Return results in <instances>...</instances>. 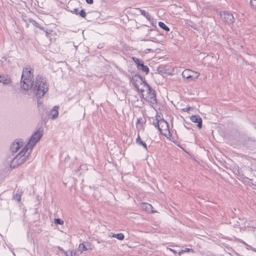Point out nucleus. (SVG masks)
<instances>
[{
	"mask_svg": "<svg viewBox=\"0 0 256 256\" xmlns=\"http://www.w3.org/2000/svg\"><path fill=\"white\" fill-rule=\"evenodd\" d=\"M49 84L46 78L42 75H38L36 76V82L34 88L35 95L37 98V106L40 107L42 104V98L48 92Z\"/></svg>",
	"mask_w": 256,
	"mask_h": 256,
	"instance_id": "nucleus-1",
	"label": "nucleus"
},
{
	"mask_svg": "<svg viewBox=\"0 0 256 256\" xmlns=\"http://www.w3.org/2000/svg\"><path fill=\"white\" fill-rule=\"evenodd\" d=\"M34 72V68L29 64L23 68L20 82L21 87L24 90H28L32 88Z\"/></svg>",
	"mask_w": 256,
	"mask_h": 256,
	"instance_id": "nucleus-2",
	"label": "nucleus"
},
{
	"mask_svg": "<svg viewBox=\"0 0 256 256\" xmlns=\"http://www.w3.org/2000/svg\"><path fill=\"white\" fill-rule=\"evenodd\" d=\"M144 86L146 88V96L144 99L152 104H156L158 101L156 97V90L147 83L146 81H144Z\"/></svg>",
	"mask_w": 256,
	"mask_h": 256,
	"instance_id": "nucleus-3",
	"label": "nucleus"
},
{
	"mask_svg": "<svg viewBox=\"0 0 256 256\" xmlns=\"http://www.w3.org/2000/svg\"><path fill=\"white\" fill-rule=\"evenodd\" d=\"M131 59L134 62L138 70L144 73L146 75L149 73V68L144 64V62L142 60L136 56H132Z\"/></svg>",
	"mask_w": 256,
	"mask_h": 256,
	"instance_id": "nucleus-4",
	"label": "nucleus"
},
{
	"mask_svg": "<svg viewBox=\"0 0 256 256\" xmlns=\"http://www.w3.org/2000/svg\"><path fill=\"white\" fill-rule=\"evenodd\" d=\"M44 134V130L42 126L40 127L30 136L29 140L30 146L33 148L40 140Z\"/></svg>",
	"mask_w": 256,
	"mask_h": 256,
	"instance_id": "nucleus-5",
	"label": "nucleus"
},
{
	"mask_svg": "<svg viewBox=\"0 0 256 256\" xmlns=\"http://www.w3.org/2000/svg\"><path fill=\"white\" fill-rule=\"evenodd\" d=\"M30 154V152H29L26 156H22L20 155L19 156H17V155L13 158L10 167L12 168H15L17 166L24 163L29 158Z\"/></svg>",
	"mask_w": 256,
	"mask_h": 256,
	"instance_id": "nucleus-6",
	"label": "nucleus"
},
{
	"mask_svg": "<svg viewBox=\"0 0 256 256\" xmlns=\"http://www.w3.org/2000/svg\"><path fill=\"white\" fill-rule=\"evenodd\" d=\"M130 82L132 84L136 90H138V82L144 85V81H146L145 78L140 75L138 73L134 74V72H132V77H130Z\"/></svg>",
	"mask_w": 256,
	"mask_h": 256,
	"instance_id": "nucleus-7",
	"label": "nucleus"
},
{
	"mask_svg": "<svg viewBox=\"0 0 256 256\" xmlns=\"http://www.w3.org/2000/svg\"><path fill=\"white\" fill-rule=\"evenodd\" d=\"M200 76L198 72L192 70L190 69H186L182 72V76L184 79L188 80V82L194 81L197 79Z\"/></svg>",
	"mask_w": 256,
	"mask_h": 256,
	"instance_id": "nucleus-8",
	"label": "nucleus"
},
{
	"mask_svg": "<svg viewBox=\"0 0 256 256\" xmlns=\"http://www.w3.org/2000/svg\"><path fill=\"white\" fill-rule=\"evenodd\" d=\"M220 15L222 20L228 24H232L235 22V18L233 14L230 12L220 11Z\"/></svg>",
	"mask_w": 256,
	"mask_h": 256,
	"instance_id": "nucleus-9",
	"label": "nucleus"
},
{
	"mask_svg": "<svg viewBox=\"0 0 256 256\" xmlns=\"http://www.w3.org/2000/svg\"><path fill=\"white\" fill-rule=\"evenodd\" d=\"M56 29L57 26L55 24L47 26L46 35L50 40H52V39H56V36H57Z\"/></svg>",
	"mask_w": 256,
	"mask_h": 256,
	"instance_id": "nucleus-10",
	"label": "nucleus"
},
{
	"mask_svg": "<svg viewBox=\"0 0 256 256\" xmlns=\"http://www.w3.org/2000/svg\"><path fill=\"white\" fill-rule=\"evenodd\" d=\"M146 123V119L145 118L140 117L137 118L136 126L138 133L140 130H144V126Z\"/></svg>",
	"mask_w": 256,
	"mask_h": 256,
	"instance_id": "nucleus-11",
	"label": "nucleus"
},
{
	"mask_svg": "<svg viewBox=\"0 0 256 256\" xmlns=\"http://www.w3.org/2000/svg\"><path fill=\"white\" fill-rule=\"evenodd\" d=\"M93 248L92 244L89 242H83L80 244L78 246V250L82 252L84 251L88 250H92Z\"/></svg>",
	"mask_w": 256,
	"mask_h": 256,
	"instance_id": "nucleus-12",
	"label": "nucleus"
},
{
	"mask_svg": "<svg viewBox=\"0 0 256 256\" xmlns=\"http://www.w3.org/2000/svg\"><path fill=\"white\" fill-rule=\"evenodd\" d=\"M190 120L194 123H198L197 126L198 129H201L202 126V120L198 114L192 115L190 117Z\"/></svg>",
	"mask_w": 256,
	"mask_h": 256,
	"instance_id": "nucleus-13",
	"label": "nucleus"
},
{
	"mask_svg": "<svg viewBox=\"0 0 256 256\" xmlns=\"http://www.w3.org/2000/svg\"><path fill=\"white\" fill-rule=\"evenodd\" d=\"M33 148L30 146V144H29V142H28L23 148L22 149L18 154L17 156H19L20 155V156H26L28 152L29 148H30V150H32ZM30 152H31V150Z\"/></svg>",
	"mask_w": 256,
	"mask_h": 256,
	"instance_id": "nucleus-14",
	"label": "nucleus"
},
{
	"mask_svg": "<svg viewBox=\"0 0 256 256\" xmlns=\"http://www.w3.org/2000/svg\"><path fill=\"white\" fill-rule=\"evenodd\" d=\"M70 12L72 13L78 15L82 18H86V10L84 9L79 10L78 8H75L72 10H70Z\"/></svg>",
	"mask_w": 256,
	"mask_h": 256,
	"instance_id": "nucleus-15",
	"label": "nucleus"
},
{
	"mask_svg": "<svg viewBox=\"0 0 256 256\" xmlns=\"http://www.w3.org/2000/svg\"><path fill=\"white\" fill-rule=\"evenodd\" d=\"M136 142L138 146H142L146 150H148L147 145L146 143L141 139L138 132V137L136 138Z\"/></svg>",
	"mask_w": 256,
	"mask_h": 256,
	"instance_id": "nucleus-16",
	"label": "nucleus"
},
{
	"mask_svg": "<svg viewBox=\"0 0 256 256\" xmlns=\"http://www.w3.org/2000/svg\"><path fill=\"white\" fill-rule=\"evenodd\" d=\"M1 82L4 84H8L12 82V79L10 76L8 75H2V77L0 78Z\"/></svg>",
	"mask_w": 256,
	"mask_h": 256,
	"instance_id": "nucleus-17",
	"label": "nucleus"
},
{
	"mask_svg": "<svg viewBox=\"0 0 256 256\" xmlns=\"http://www.w3.org/2000/svg\"><path fill=\"white\" fill-rule=\"evenodd\" d=\"M58 108L59 106H54L53 108L51 110L50 113L52 116V120L56 119L58 118Z\"/></svg>",
	"mask_w": 256,
	"mask_h": 256,
	"instance_id": "nucleus-18",
	"label": "nucleus"
},
{
	"mask_svg": "<svg viewBox=\"0 0 256 256\" xmlns=\"http://www.w3.org/2000/svg\"><path fill=\"white\" fill-rule=\"evenodd\" d=\"M242 182L248 186H251L252 185L254 187H252V189H256V184H253L252 182V180L250 179L247 177H244L242 178Z\"/></svg>",
	"mask_w": 256,
	"mask_h": 256,
	"instance_id": "nucleus-19",
	"label": "nucleus"
},
{
	"mask_svg": "<svg viewBox=\"0 0 256 256\" xmlns=\"http://www.w3.org/2000/svg\"><path fill=\"white\" fill-rule=\"evenodd\" d=\"M160 128H162V130H169V125L168 123L164 120V118H162L160 120Z\"/></svg>",
	"mask_w": 256,
	"mask_h": 256,
	"instance_id": "nucleus-20",
	"label": "nucleus"
},
{
	"mask_svg": "<svg viewBox=\"0 0 256 256\" xmlns=\"http://www.w3.org/2000/svg\"><path fill=\"white\" fill-rule=\"evenodd\" d=\"M38 110H39V114L41 116V119L43 120L44 122L46 120V118H43V117L44 116V115L47 114V110L46 108H44V107H40L38 108Z\"/></svg>",
	"mask_w": 256,
	"mask_h": 256,
	"instance_id": "nucleus-21",
	"label": "nucleus"
},
{
	"mask_svg": "<svg viewBox=\"0 0 256 256\" xmlns=\"http://www.w3.org/2000/svg\"><path fill=\"white\" fill-rule=\"evenodd\" d=\"M136 10H139L141 14L144 16L148 20H152V16L148 12L140 8H138Z\"/></svg>",
	"mask_w": 256,
	"mask_h": 256,
	"instance_id": "nucleus-22",
	"label": "nucleus"
},
{
	"mask_svg": "<svg viewBox=\"0 0 256 256\" xmlns=\"http://www.w3.org/2000/svg\"><path fill=\"white\" fill-rule=\"evenodd\" d=\"M142 209L146 210L148 212H153V210H152V206L150 204L146 202H144L142 204Z\"/></svg>",
	"mask_w": 256,
	"mask_h": 256,
	"instance_id": "nucleus-23",
	"label": "nucleus"
},
{
	"mask_svg": "<svg viewBox=\"0 0 256 256\" xmlns=\"http://www.w3.org/2000/svg\"><path fill=\"white\" fill-rule=\"evenodd\" d=\"M158 25L162 29L165 30L166 33H168V32L170 30L169 28L162 22H159Z\"/></svg>",
	"mask_w": 256,
	"mask_h": 256,
	"instance_id": "nucleus-24",
	"label": "nucleus"
},
{
	"mask_svg": "<svg viewBox=\"0 0 256 256\" xmlns=\"http://www.w3.org/2000/svg\"><path fill=\"white\" fill-rule=\"evenodd\" d=\"M70 157L68 154L64 160V162L66 164H67L69 168H74V164H71L70 162Z\"/></svg>",
	"mask_w": 256,
	"mask_h": 256,
	"instance_id": "nucleus-25",
	"label": "nucleus"
},
{
	"mask_svg": "<svg viewBox=\"0 0 256 256\" xmlns=\"http://www.w3.org/2000/svg\"><path fill=\"white\" fill-rule=\"evenodd\" d=\"M233 172L238 176L241 177L243 175L242 174V170L239 168L238 166H234L233 168Z\"/></svg>",
	"mask_w": 256,
	"mask_h": 256,
	"instance_id": "nucleus-26",
	"label": "nucleus"
},
{
	"mask_svg": "<svg viewBox=\"0 0 256 256\" xmlns=\"http://www.w3.org/2000/svg\"><path fill=\"white\" fill-rule=\"evenodd\" d=\"M186 24H187L188 26L191 27L194 30H198V27L197 24H194L192 21L190 20V22H186Z\"/></svg>",
	"mask_w": 256,
	"mask_h": 256,
	"instance_id": "nucleus-27",
	"label": "nucleus"
},
{
	"mask_svg": "<svg viewBox=\"0 0 256 256\" xmlns=\"http://www.w3.org/2000/svg\"><path fill=\"white\" fill-rule=\"evenodd\" d=\"M112 236L113 238H116L120 240H123L124 238V236L122 233H119L118 234H113Z\"/></svg>",
	"mask_w": 256,
	"mask_h": 256,
	"instance_id": "nucleus-28",
	"label": "nucleus"
},
{
	"mask_svg": "<svg viewBox=\"0 0 256 256\" xmlns=\"http://www.w3.org/2000/svg\"><path fill=\"white\" fill-rule=\"evenodd\" d=\"M160 120H158V122L156 121V122H153V124L154 126L156 128H158V131L162 134H163L162 133V128H160Z\"/></svg>",
	"mask_w": 256,
	"mask_h": 256,
	"instance_id": "nucleus-29",
	"label": "nucleus"
},
{
	"mask_svg": "<svg viewBox=\"0 0 256 256\" xmlns=\"http://www.w3.org/2000/svg\"><path fill=\"white\" fill-rule=\"evenodd\" d=\"M194 252V250L192 248H185L184 250H182L178 252L179 256H180L181 254L184 253V252Z\"/></svg>",
	"mask_w": 256,
	"mask_h": 256,
	"instance_id": "nucleus-30",
	"label": "nucleus"
},
{
	"mask_svg": "<svg viewBox=\"0 0 256 256\" xmlns=\"http://www.w3.org/2000/svg\"><path fill=\"white\" fill-rule=\"evenodd\" d=\"M54 223L56 225H58V224L62 225L64 223V222L61 218H55L54 219Z\"/></svg>",
	"mask_w": 256,
	"mask_h": 256,
	"instance_id": "nucleus-31",
	"label": "nucleus"
},
{
	"mask_svg": "<svg viewBox=\"0 0 256 256\" xmlns=\"http://www.w3.org/2000/svg\"><path fill=\"white\" fill-rule=\"evenodd\" d=\"M158 73L162 74H166V70L163 66H160L157 69Z\"/></svg>",
	"mask_w": 256,
	"mask_h": 256,
	"instance_id": "nucleus-32",
	"label": "nucleus"
},
{
	"mask_svg": "<svg viewBox=\"0 0 256 256\" xmlns=\"http://www.w3.org/2000/svg\"><path fill=\"white\" fill-rule=\"evenodd\" d=\"M28 21L29 22H31L34 26L36 28L39 27V26L40 25V24H39L36 20H34L33 19H32L31 18H28Z\"/></svg>",
	"mask_w": 256,
	"mask_h": 256,
	"instance_id": "nucleus-33",
	"label": "nucleus"
},
{
	"mask_svg": "<svg viewBox=\"0 0 256 256\" xmlns=\"http://www.w3.org/2000/svg\"><path fill=\"white\" fill-rule=\"evenodd\" d=\"M21 196L22 195L20 194L16 193L15 194H14L13 198L19 202L21 200Z\"/></svg>",
	"mask_w": 256,
	"mask_h": 256,
	"instance_id": "nucleus-34",
	"label": "nucleus"
},
{
	"mask_svg": "<svg viewBox=\"0 0 256 256\" xmlns=\"http://www.w3.org/2000/svg\"><path fill=\"white\" fill-rule=\"evenodd\" d=\"M208 56H210L212 58H214L216 61H217L219 59V55L218 54H214L213 53H210L208 54Z\"/></svg>",
	"mask_w": 256,
	"mask_h": 256,
	"instance_id": "nucleus-35",
	"label": "nucleus"
},
{
	"mask_svg": "<svg viewBox=\"0 0 256 256\" xmlns=\"http://www.w3.org/2000/svg\"><path fill=\"white\" fill-rule=\"evenodd\" d=\"M250 5L252 8L256 10V0H250Z\"/></svg>",
	"mask_w": 256,
	"mask_h": 256,
	"instance_id": "nucleus-36",
	"label": "nucleus"
},
{
	"mask_svg": "<svg viewBox=\"0 0 256 256\" xmlns=\"http://www.w3.org/2000/svg\"><path fill=\"white\" fill-rule=\"evenodd\" d=\"M152 26L154 28V30H157L158 28H157L156 26V21L152 17V20H149Z\"/></svg>",
	"mask_w": 256,
	"mask_h": 256,
	"instance_id": "nucleus-37",
	"label": "nucleus"
},
{
	"mask_svg": "<svg viewBox=\"0 0 256 256\" xmlns=\"http://www.w3.org/2000/svg\"><path fill=\"white\" fill-rule=\"evenodd\" d=\"M66 252V253L64 254L66 256H76V252H73L72 250H68Z\"/></svg>",
	"mask_w": 256,
	"mask_h": 256,
	"instance_id": "nucleus-38",
	"label": "nucleus"
},
{
	"mask_svg": "<svg viewBox=\"0 0 256 256\" xmlns=\"http://www.w3.org/2000/svg\"><path fill=\"white\" fill-rule=\"evenodd\" d=\"M22 142L20 140L17 142L16 143L14 142V146H16V149H20L22 146Z\"/></svg>",
	"mask_w": 256,
	"mask_h": 256,
	"instance_id": "nucleus-39",
	"label": "nucleus"
},
{
	"mask_svg": "<svg viewBox=\"0 0 256 256\" xmlns=\"http://www.w3.org/2000/svg\"><path fill=\"white\" fill-rule=\"evenodd\" d=\"M16 146H14V143L10 146V150L12 152H16L19 149H16Z\"/></svg>",
	"mask_w": 256,
	"mask_h": 256,
	"instance_id": "nucleus-40",
	"label": "nucleus"
},
{
	"mask_svg": "<svg viewBox=\"0 0 256 256\" xmlns=\"http://www.w3.org/2000/svg\"><path fill=\"white\" fill-rule=\"evenodd\" d=\"M192 108L190 106H188V107H186V108H182V111L184 112H188V111H189L190 110H192Z\"/></svg>",
	"mask_w": 256,
	"mask_h": 256,
	"instance_id": "nucleus-41",
	"label": "nucleus"
},
{
	"mask_svg": "<svg viewBox=\"0 0 256 256\" xmlns=\"http://www.w3.org/2000/svg\"><path fill=\"white\" fill-rule=\"evenodd\" d=\"M39 29L43 30L46 34V30H47V26L46 27H44L40 24L39 26V27H38Z\"/></svg>",
	"mask_w": 256,
	"mask_h": 256,
	"instance_id": "nucleus-42",
	"label": "nucleus"
},
{
	"mask_svg": "<svg viewBox=\"0 0 256 256\" xmlns=\"http://www.w3.org/2000/svg\"><path fill=\"white\" fill-rule=\"evenodd\" d=\"M138 92H140L142 94V98H144V94H143V92H144V90L142 88H138V90H136Z\"/></svg>",
	"mask_w": 256,
	"mask_h": 256,
	"instance_id": "nucleus-43",
	"label": "nucleus"
},
{
	"mask_svg": "<svg viewBox=\"0 0 256 256\" xmlns=\"http://www.w3.org/2000/svg\"><path fill=\"white\" fill-rule=\"evenodd\" d=\"M24 32V29L22 28H18V30H16V33L22 34Z\"/></svg>",
	"mask_w": 256,
	"mask_h": 256,
	"instance_id": "nucleus-44",
	"label": "nucleus"
},
{
	"mask_svg": "<svg viewBox=\"0 0 256 256\" xmlns=\"http://www.w3.org/2000/svg\"><path fill=\"white\" fill-rule=\"evenodd\" d=\"M57 248H58V250L62 253H63L64 254H65V253H66V251H65L62 248H61L60 246H58L57 247Z\"/></svg>",
	"mask_w": 256,
	"mask_h": 256,
	"instance_id": "nucleus-45",
	"label": "nucleus"
},
{
	"mask_svg": "<svg viewBox=\"0 0 256 256\" xmlns=\"http://www.w3.org/2000/svg\"><path fill=\"white\" fill-rule=\"evenodd\" d=\"M22 18L24 22H28V20H27L26 16V15L22 14Z\"/></svg>",
	"mask_w": 256,
	"mask_h": 256,
	"instance_id": "nucleus-46",
	"label": "nucleus"
},
{
	"mask_svg": "<svg viewBox=\"0 0 256 256\" xmlns=\"http://www.w3.org/2000/svg\"><path fill=\"white\" fill-rule=\"evenodd\" d=\"M156 120L158 122V120H161L162 118H160V116L156 114Z\"/></svg>",
	"mask_w": 256,
	"mask_h": 256,
	"instance_id": "nucleus-47",
	"label": "nucleus"
},
{
	"mask_svg": "<svg viewBox=\"0 0 256 256\" xmlns=\"http://www.w3.org/2000/svg\"><path fill=\"white\" fill-rule=\"evenodd\" d=\"M86 1L89 4H92L94 3V0H86Z\"/></svg>",
	"mask_w": 256,
	"mask_h": 256,
	"instance_id": "nucleus-48",
	"label": "nucleus"
},
{
	"mask_svg": "<svg viewBox=\"0 0 256 256\" xmlns=\"http://www.w3.org/2000/svg\"><path fill=\"white\" fill-rule=\"evenodd\" d=\"M246 248L248 250H252V248L253 247H252V246L248 245V244H246Z\"/></svg>",
	"mask_w": 256,
	"mask_h": 256,
	"instance_id": "nucleus-49",
	"label": "nucleus"
},
{
	"mask_svg": "<svg viewBox=\"0 0 256 256\" xmlns=\"http://www.w3.org/2000/svg\"><path fill=\"white\" fill-rule=\"evenodd\" d=\"M81 166H78V168L76 170H74V171H75V173H76V174H78V172H79V171H80V169H81Z\"/></svg>",
	"mask_w": 256,
	"mask_h": 256,
	"instance_id": "nucleus-50",
	"label": "nucleus"
},
{
	"mask_svg": "<svg viewBox=\"0 0 256 256\" xmlns=\"http://www.w3.org/2000/svg\"><path fill=\"white\" fill-rule=\"evenodd\" d=\"M252 166L254 170L256 172V162L254 164H252Z\"/></svg>",
	"mask_w": 256,
	"mask_h": 256,
	"instance_id": "nucleus-51",
	"label": "nucleus"
},
{
	"mask_svg": "<svg viewBox=\"0 0 256 256\" xmlns=\"http://www.w3.org/2000/svg\"><path fill=\"white\" fill-rule=\"evenodd\" d=\"M169 138L170 139V140L172 142H174V144H176V142L174 140V138H172V139H171L170 138Z\"/></svg>",
	"mask_w": 256,
	"mask_h": 256,
	"instance_id": "nucleus-52",
	"label": "nucleus"
},
{
	"mask_svg": "<svg viewBox=\"0 0 256 256\" xmlns=\"http://www.w3.org/2000/svg\"><path fill=\"white\" fill-rule=\"evenodd\" d=\"M168 130V136H169L171 137L172 136V133L170 132V129Z\"/></svg>",
	"mask_w": 256,
	"mask_h": 256,
	"instance_id": "nucleus-53",
	"label": "nucleus"
},
{
	"mask_svg": "<svg viewBox=\"0 0 256 256\" xmlns=\"http://www.w3.org/2000/svg\"><path fill=\"white\" fill-rule=\"evenodd\" d=\"M240 242L244 245L246 246V244H247L245 242H244L243 240H240Z\"/></svg>",
	"mask_w": 256,
	"mask_h": 256,
	"instance_id": "nucleus-54",
	"label": "nucleus"
},
{
	"mask_svg": "<svg viewBox=\"0 0 256 256\" xmlns=\"http://www.w3.org/2000/svg\"><path fill=\"white\" fill-rule=\"evenodd\" d=\"M186 124H188V126H192V124L190 122H186Z\"/></svg>",
	"mask_w": 256,
	"mask_h": 256,
	"instance_id": "nucleus-55",
	"label": "nucleus"
},
{
	"mask_svg": "<svg viewBox=\"0 0 256 256\" xmlns=\"http://www.w3.org/2000/svg\"><path fill=\"white\" fill-rule=\"evenodd\" d=\"M26 28H28V26H29V24H28V22H26Z\"/></svg>",
	"mask_w": 256,
	"mask_h": 256,
	"instance_id": "nucleus-56",
	"label": "nucleus"
},
{
	"mask_svg": "<svg viewBox=\"0 0 256 256\" xmlns=\"http://www.w3.org/2000/svg\"><path fill=\"white\" fill-rule=\"evenodd\" d=\"M252 251L256 252V248H252Z\"/></svg>",
	"mask_w": 256,
	"mask_h": 256,
	"instance_id": "nucleus-57",
	"label": "nucleus"
},
{
	"mask_svg": "<svg viewBox=\"0 0 256 256\" xmlns=\"http://www.w3.org/2000/svg\"><path fill=\"white\" fill-rule=\"evenodd\" d=\"M177 146H179L180 148H181L183 149V148H182L180 146V144H177Z\"/></svg>",
	"mask_w": 256,
	"mask_h": 256,
	"instance_id": "nucleus-58",
	"label": "nucleus"
},
{
	"mask_svg": "<svg viewBox=\"0 0 256 256\" xmlns=\"http://www.w3.org/2000/svg\"><path fill=\"white\" fill-rule=\"evenodd\" d=\"M185 127H186L187 129H188V130H190V128L189 127H188V126H185Z\"/></svg>",
	"mask_w": 256,
	"mask_h": 256,
	"instance_id": "nucleus-59",
	"label": "nucleus"
},
{
	"mask_svg": "<svg viewBox=\"0 0 256 256\" xmlns=\"http://www.w3.org/2000/svg\"><path fill=\"white\" fill-rule=\"evenodd\" d=\"M152 29H150V30H149V31H152Z\"/></svg>",
	"mask_w": 256,
	"mask_h": 256,
	"instance_id": "nucleus-60",
	"label": "nucleus"
},
{
	"mask_svg": "<svg viewBox=\"0 0 256 256\" xmlns=\"http://www.w3.org/2000/svg\"><path fill=\"white\" fill-rule=\"evenodd\" d=\"M255 129L256 130V126H255Z\"/></svg>",
	"mask_w": 256,
	"mask_h": 256,
	"instance_id": "nucleus-61",
	"label": "nucleus"
}]
</instances>
